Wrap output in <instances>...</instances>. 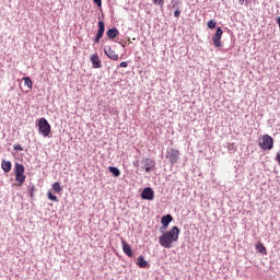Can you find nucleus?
<instances>
[{
    "label": "nucleus",
    "mask_w": 280,
    "mask_h": 280,
    "mask_svg": "<svg viewBox=\"0 0 280 280\" xmlns=\"http://www.w3.org/2000/svg\"><path fill=\"white\" fill-rule=\"evenodd\" d=\"M142 200H154V190L152 188L147 187L141 192Z\"/></svg>",
    "instance_id": "0eeeda50"
},
{
    "label": "nucleus",
    "mask_w": 280,
    "mask_h": 280,
    "mask_svg": "<svg viewBox=\"0 0 280 280\" xmlns=\"http://www.w3.org/2000/svg\"><path fill=\"white\" fill-rule=\"evenodd\" d=\"M51 190L55 191V194H60L62 191V187L60 186V183L56 182L51 185Z\"/></svg>",
    "instance_id": "a211bd4d"
},
{
    "label": "nucleus",
    "mask_w": 280,
    "mask_h": 280,
    "mask_svg": "<svg viewBox=\"0 0 280 280\" xmlns=\"http://www.w3.org/2000/svg\"><path fill=\"white\" fill-rule=\"evenodd\" d=\"M119 67H121L122 69H126V67H128V62L122 61L120 62Z\"/></svg>",
    "instance_id": "bb28decb"
},
{
    "label": "nucleus",
    "mask_w": 280,
    "mask_h": 280,
    "mask_svg": "<svg viewBox=\"0 0 280 280\" xmlns=\"http://www.w3.org/2000/svg\"><path fill=\"white\" fill-rule=\"evenodd\" d=\"M172 220H173L172 214H166V215L162 217L161 223L166 229V226H170V222H172Z\"/></svg>",
    "instance_id": "4468645a"
},
{
    "label": "nucleus",
    "mask_w": 280,
    "mask_h": 280,
    "mask_svg": "<svg viewBox=\"0 0 280 280\" xmlns=\"http://www.w3.org/2000/svg\"><path fill=\"white\" fill-rule=\"evenodd\" d=\"M14 150H19L20 152H23V145L21 144H15Z\"/></svg>",
    "instance_id": "a878e982"
},
{
    "label": "nucleus",
    "mask_w": 280,
    "mask_h": 280,
    "mask_svg": "<svg viewBox=\"0 0 280 280\" xmlns=\"http://www.w3.org/2000/svg\"><path fill=\"white\" fill-rule=\"evenodd\" d=\"M105 30H106V25L104 24V22L100 21L98 22V31L94 38V43H100V40H102Z\"/></svg>",
    "instance_id": "6e6552de"
},
{
    "label": "nucleus",
    "mask_w": 280,
    "mask_h": 280,
    "mask_svg": "<svg viewBox=\"0 0 280 280\" xmlns=\"http://www.w3.org/2000/svg\"><path fill=\"white\" fill-rule=\"evenodd\" d=\"M154 167V161L147 159V163L144 164L145 172H150Z\"/></svg>",
    "instance_id": "f3484780"
},
{
    "label": "nucleus",
    "mask_w": 280,
    "mask_h": 280,
    "mask_svg": "<svg viewBox=\"0 0 280 280\" xmlns=\"http://www.w3.org/2000/svg\"><path fill=\"white\" fill-rule=\"evenodd\" d=\"M108 171L113 174V176H120L121 172L119 171V168L115 167V166H109Z\"/></svg>",
    "instance_id": "6ab92c4d"
},
{
    "label": "nucleus",
    "mask_w": 280,
    "mask_h": 280,
    "mask_svg": "<svg viewBox=\"0 0 280 280\" xmlns=\"http://www.w3.org/2000/svg\"><path fill=\"white\" fill-rule=\"evenodd\" d=\"M22 80H23L25 86H27V89H32L33 83H32V79H30V77H24Z\"/></svg>",
    "instance_id": "aec40b11"
},
{
    "label": "nucleus",
    "mask_w": 280,
    "mask_h": 280,
    "mask_svg": "<svg viewBox=\"0 0 280 280\" xmlns=\"http://www.w3.org/2000/svg\"><path fill=\"white\" fill-rule=\"evenodd\" d=\"M122 250L127 257H132V247L126 241H121Z\"/></svg>",
    "instance_id": "9b49d317"
},
{
    "label": "nucleus",
    "mask_w": 280,
    "mask_h": 280,
    "mask_svg": "<svg viewBox=\"0 0 280 280\" xmlns=\"http://www.w3.org/2000/svg\"><path fill=\"white\" fill-rule=\"evenodd\" d=\"M276 161H277V163L280 165V153H278V154L276 155Z\"/></svg>",
    "instance_id": "c756f323"
},
{
    "label": "nucleus",
    "mask_w": 280,
    "mask_h": 280,
    "mask_svg": "<svg viewBox=\"0 0 280 280\" xmlns=\"http://www.w3.org/2000/svg\"><path fill=\"white\" fill-rule=\"evenodd\" d=\"M93 69H102V60H100V56L94 54L90 57Z\"/></svg>",
    "instance_id": "9d476101"
},
{
    "label": "nucleus",
    "mask_w": 280,
    "mask_h": 280,
    "mask_svg": "<svg viewBox=\"0 0 280 280\" xmlns=\"http://www.w3.org/2000/svg\"><path fill=\"white\" fill-rule=\"evenodd\" d=\"M106 36L107 38H117V36H119V31L117 28H109L107 32H106Z\"/></svg>",
    "instance_id": "ddd939ff"
},
{
    "label": "nucleus",
    "mask_w": 280,
    "mask_h": 280,
    "mask_svg": "<svg viewBox=\"0 0 280 280\" xmlns=\"http://www.w3.org/2000/svg\"><path fill=\"white\" fill-rule=\"evenodd\" d=\"M222 27L217 28L215 34L212 36L214 47H222Z\"/></svg>",
    "instance_id": "423d86ee"
},
{
    "label": "nucleus",
    "mask_w": 280,
    "mask_h": 280,
    "mask_svg": "<svg viewBox=\"0 0 280 280\" xmlns=\"http://www.w3.org/2000/svg\"><path fill=\"white\" fill-rule=\"evenodd\" d=\"M36 190V187L34 185L28 186V194L31 198H34V191Z\"/></svg>",
    "instance_id": "5701e85b"
},
{
    "label": "nucleus",
    "mask_w": 280,
    "mask_h": 280,
    "mask_svg": "<svg viewBox=\"0 0 280 280\" xmlns=\"http://www.w3.org/2000/svg\"><path fill=\"white\" fill-rule=\"evenodd\" d=\"M258 145L261 148V150H272V148H275V139H272V137L269 135H265L259 138Z\"/></svg>",
    "instance_id": "20e7f679"
},
{
    "label": "nucleus",
    "mask_w": 280,
    "mask_h": 280,
    "mask_svg": "<svg viewBox=\"0 0 280 280\" xmlns=\"http://www.w3.org/2000/svg\"><path fill=\"white\" fill-rule=\"evenodd\" d=\"M36 126L38 127V132L42 137H48L51 135V125L45 118H39L36 120Z\"/></svg>",
    "instance_id": "f03ea898"
},
{
    "label": "nucleus",
    "mask_w": 280,
    "mask_h": 280,
    "mask_svg": "<svg viewBox=\"0 0 280 280\" xmlns=\"http://www.w3.org/2000/svg\"><path fill=\"white\" fill-rule=\"evenodd\" d=\"M137 266H139V268H148V261H145L143 256L138 257Z\"/></svg>",
    "instance_id": "dca6fc26"
},
{
    "label": "nucleus",
    "mask_w": 280,
    "mask_h": 280,
    "mask_svg": "<svg viewBox=\"0 0 280 280\" xmlns=\"http://www.w3.org/2000/svg\"><path fill=\"white\" fill-rule=\"evenodd\" d=\"M178 235H180V230L178 226H173L159 237L160 245L163 246V248H172V244L178 242Z\"/></svg>",
    "instance_id": "f257e3e1"
},
{
    "label": "nucleus",
    "mask_w": 280,
    "mask_h": 280,
    "mask_svg": "<svg viewBox=\"0 0 280 280\" xmlns=\"http://www.w3.org/2000/svg\"><path fill=\"white\" fill-rule=\"evenodd\" d=\"M166 159H168L170 163L174 165V163H178V159H180V151L177 149H167Z\"/></svg>",
    "instance_id": "39448f33"
},
{
    "label": "nucleus",
    "mask_w": 280,
    "mask_h": 280,
    "mask_svg": "<svg viewBox=\"0 0 280 280\" xmlns=\"http://www.w3.org/2000/svg\"><path fill=\"white\" fill-rule=\"evenodd\" d=\"M154 5H160V8H163L165 5V0H153Z\"/></svg>",
    "instance_id": "b1692460"
},
{
    "label": "nucleus",
    "mask_w": 280,
    "mask_h": 280,
    "mask_svg": "<svg viewBox=\"0 0 280 280\" xmlns=\"http://www.w3.org/2000/svg\"><path fill=\"white\" fill-rule=\"evenodd\" d=\"M94 3H96L97 8H102V0H94Z\"/></svg>",
    "instance_id": "cd10ccee"
},
{
    "label": "nucleus",
    "mask_w": 280,
    "mask_h": 280,
    "mask_svg": "<svg viewBox=\"0 0 280 280\" xmlns=\"http://www.w3.org/2000/svg\"><path fill=\"white\" fill-rule=\"evenodd\" d=\"M104 54L109 58V60H119V55H117L110 46L104 48Z\"/></svg>",
    "instance_id": "1a4fd4ad"
},
{
    "label": "nucleus",
    "mask_w": 280,
    "mask_h": 280,
    "mask_svg": "<svg viewBox=\"0 0 280 280\" xmlns=\"http://www.w3.org/2000/svg\"><path fill=\"white\" fill-rule=\"evenodd\" d=\"M175 19H178L180 16V9H176L174 12Z\"/></svg>",
    "instance_id": "393cba45"
},
{
    "label": "nucleus",
    "mask_w": 280,
    "mask_h": 280,
    "mask_svg": "<svg viewBox=\"0 0 280 280\" xmlns=\"http://www.w3.org/2000/svg\"><path fill=\"white\" fill-rule=\"evenodd\" d=\"M172 3H173V8H176V5H180V1L179 0H175Z\"/></svg>",
    "instance_id": "c85d7f7f"
},
{
    "label": "nucleus",
    "mask_w": 280,
    "mask_h": 280,
    "mask_svg": "<svg viewBox=\"0 0 280 280\" xmlns=\"http://www.w3.org/2000/svg\"><path fill=\"white\" fill-rule=\"evenodd\" d=\"M207 25H208L209 30H214V27H215V25H218V23L213 20H210V21H208Z\"/></svg>",
    "instance_id": "4be33fe9"
},
{
    "label": "nucleus",
    "mask_w": 280,
    "mask_h": 280,
    "mask_svg": "<svg viewBox=\"0 0 280 280\" xmlns=\"http://www.w3.org/2000/svg\"><path fill=\"white\" fill-rule=\"evenodd\" d=\"M47 198L48 200H51L52 202H58V197L54 194H51V190L47 191Z\"/></svg>",
    "instance_id": "412c9836"
},
{
    "label": "nucleus",
    "mask_w": 280,
    "mask_h": 280,
    "mask_svg": "<svg viewBox=\"0 0 280 280\" xmlns=\"http://www.w3.org/2000/svg\"><path fill=\"white\" fill-rule=\"evenodd\" d=\"M14 172H15V180L18 183V187H23V183H25V166L20 163H15L14 166Z\"/></svg>",
    "instance_id": "7ed1b4c3"
},
{
    "label": "nucleus",
    "mask_w": 280,
    "mask_h": 280,
    "mask_svg": "<svg viewBox=\"0 0 280 280\" xmlns=\"http://www.w3.org/2000/svg\"><path fill=\"white\" fill-rule=\"evenodd\" d=\"M256 250H258V253L262 254V255H268V252L266 250V246H264V243L258 242L255 245Z\"/></svg>",
    "instance_id": "2eb2a0df"
},
{
    "label": "nucleus",
    "mask_w": 280,
    "mask_h": 280,
    "mask_svg": "<svg viewBox=\"0 0 280 280\" xmlns=\"http://www.w3.org/2000/svg\"><path fill=\"white\" fill-rule=\"evenodd\" d=\"M1 168L3 170L4 174H8L12 171V162L2 160Z\"/></svg>",
    "instance_id": "f8f14e48"
}]
</instances>
